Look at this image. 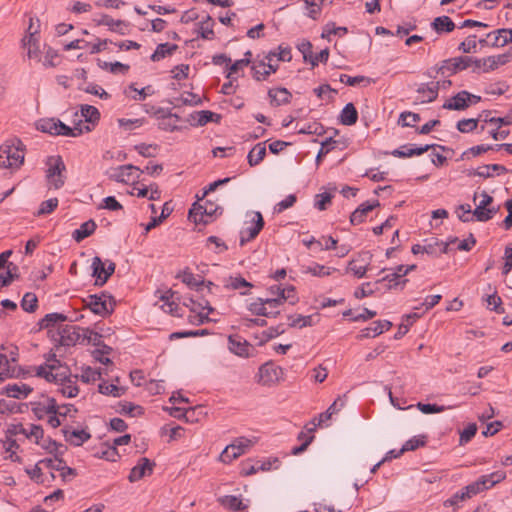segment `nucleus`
<instances>
[{
    "label": "nucleus",
    "instance_id": "obj_1",
    "mask_svg": "<svg viewBox=\"0 0 512 512\" xmlns=\"http://www.w3.org/2000/svg\"><path fill=\"white\" fill-rule=\"evenodd\" d=\"M22 143L7 141L0 146V168L18 169L24 162Z\"/></svg>",
    "mask_w": 512,
    "mask_h": 512
},
{
    "label": "nucleus",
    "instance_id": "obj_2",
    "mask_svg": "<svg viewBox=\"0 0 512 512\" xmlns=\"http://www.w3.org/2000/svg\"><path fill=\"white\" fill-rule=\"evenodd\" d=\"M46 180L49 188H62L66 182V165L61 156H50L46 161Z\"/></svg>",
    "mask_w": 512,
    "mask_h": 512
},
{
    "label": "nucleus",
    "instance_id": "obj_3",
    "mask_svg": "<svg viewBox=\"0 0 512 512\" xmlns=\"http://www.w3.org/2000/svg\"><path fill=\"white\" fill-rule=\"evenodd\" d=\"M83 303L85 308H89L94 314L102 317L110 315L115 306L113 297L107 293L89 295L83 299Z\"/></svg>",
    "mask_w": 512,
    "mask_h": 512
},
{
    "label": "nucleus",
    "instance_id": "obj_4",
    "mask_svg": "<svg viewBox=\"0 0 512 512\" xmlns=\"http://www.w3.org/2000/svg\"><path fill=\"white\" fill-rule=\"evenodd\" d=\"M279 301L274 297L271 298H258L256 301L250 303L248 310L257 316H265L269 318H275L280 314L278 310Z\"/></svg>",
    "mask_w": 512,
    "mask_h": 512
},
{
    "label": "nucleus",
    "instance_id": "obj_5",
    "mask_svg": "<svg viewBox=\"0 0 512 512\" xmlns=\"http://www.w3.org/2000/svg\"><path fill=\"white\" fill-rule=\"evenodd\" d=\"M275 57L276 52L270 51L265 56V60L252 65V76L255 80H266L272 73H275L278 70V64L273 63Z\"/></svg>",
    "mask_w": 512,
    "mask_h": 512
},
{
    "label": "nucleus",
    "instance_id": "obj_6",
    "mask_svg": "<svg viewBox=\"0 0 512 512\" xmlns=\"http://www.w3.org/2000/svg\"><path fill=\"white\" fill-rule=\"evenodd\" d=\"M472 66V57L459 56L443 60L437 68V72L442 75H453Z\"/></svg>",
    "mask_w": 512,
    "mask_h": 512
},
{
    "label": "nucleus",
    "instance_id": "obj_7",
    "mask_svg": "<svg viewBox=\"0 0 512 512\" xmlns=\"http://www.w3.org/2000/svg\"><path fill=\"white\" fill-rule=\"evenodd\" d=\"M257 376L259 384L271 387L280 381L283 376V370L281 367L268 362L259 368Z\"/></svg>",
    "mask_w": 512,
    "mask_h": 512
},
{
    "label": "nucleus",
    "instance_id": "obj_8",
    "mask_svg": "<svg viewBox=\"0 0 512 512\" xmlns=\"http://www.w3.org/2000/svg\"><path fill=\"white\" fill-rule=\"evenodd\" d=\"M54 364H45L37 368L36 375L46 379L48 382L58 383L66 378L69 371L67 367H62L58 360Z\"/></svg>",
    "mask_w": 512,
    "mask_h": 512
},
{
    "label": "nucleus",
    "instance_id": "obj_9",
    "mask_svg": "<svg viewBox=\"0 0 512 512\" xmlns=\"http://www.w3.org/2000/svg\"><path fill=\"white\" fill-rule=\"evenodd\" d=\"M228 348L233 354L245 358L250 357L254 352V347L240 335L228 337Z\"/></svg>",
    "mask_w": 512,
    "mask_h": 512
},
{
    "label": "nucleus",
    "instance_id": "obj_10",
    "mask_svg": "<svg viewBox=\"0 0 512 512\" xmlns=\"http://www.w3.org/2000/svg\"><path fill=\"white\" fill-rule=\"evenodd\" d=\"M82 329L74 325H64L59 328V343L62 346H74L81 342Z\"/></svg>",
    "mask_w": 512,
    "mask_h": 512
},
{
    "label": "nucleus",
    "instance_id": "obj_11",
    "mask_svg": "<svg viewBox=\"0 0 512 512\" xmlns=\"http://www.w3.org/2000/svg\"><path fill=\"white\" fill-rule=\"evenodd\" d=\"M220 207L210 202H205L204 205H200L198 208H192L189 211V218L192 219L196 224H207L208 220L205 217H211L217 213Z\"/></svg>",
    "mask_w": 512,
    "mask_h": 512
},
{
    "label": "nucleus",
    "instance_id": "obj_12",
    "mask_svg": "<svg viewBox=\"0 0 512 512\" xmlns=\"http://www.w3.org/2000/svg\"><path fill=\"white\" fill-rule=\"evenodd\" d=\"M154 466L155 463L150 459L146 457L140 458L137 465L131 469L128 480L133 483L147 475H151L153 473Z\"/></svg>",
    "mask_w": 512,
    "mask_h": 512
},
{
    "label": "nucleus",
    "instance_id": "obj_13",
    "mask_svg": "<svg viewBox=\"0 0 512 512\" xmlns=\"http://www.w3.org/2000/svg\"><path fill=\"white\" fill-rule=\"evenodd\" d=\"M253 221L254 225L247 227L241 231L240 236V245L243 246L245 243L253 240L257 237L259 232L263 229L264 220L262 214L260 212L254 213Z\"/></svg>",
    "mask_w": 512,
    "mask_h": 512
},
{
    "label": "nucleus",
    "instance_id": "obj_14",
    "mask_svg": "<svg viewBox=\"0 0 512 512\" xmlns=\"http://www.w3.org/2000/svg\"><path fill=\"white\" fill-rule=\"evenodd\" d=\"M439 89L440 81L421 84L417 89V93L419 94L417 99L421 103L433 102L438 97Z\"/></svg>",
    "mask_w": 512,
    "mask_h": 512
},
{
    "label": "nucleus",
    "instance_id": "obj_15",
    "mask_svg": "<svg viewBox=\"0 0 512 512\" xmlns=\"http://www.w3.org/2000/svg\"><path fill=\"white\" fill-rule=\"evenodd\" d=\"M439 147L441 150H445L446 148L441 145L436 144H427L425 146L417 147V148H409L407 145H404L398 149L392 151V155L399 158L412 157L416 155H422L427 152L431 148Z\"/></svg>",
    "mask_w": 512,
    "mask_h": 512
},
{
    "label": "nucleus",
    "instance_id": "obj_16",
    "mask_svg": "<svg viewBox=\"0 0 512 512\" xmlns=\"http://www.w3.org/2000/svg\"><path fill=\"white\" fill-rule=\"evenodd\" d=\"M392 327V323L388 320H377L374 321L370 327H367L357 335V339L362 340L368 337H375L382 334L384 331L389 330Z\"/></svg>",
    "mask_w": 512,
    "mask_h": 512
},
{
    "label": "nucleus",
    "instance_id": "obj_17",
    "mask_svg": "<svg viewBox=\"0 0 512 512\" xmlns=\"http://www.w3.org/2000/svg\"><path fill=\"white\" fill-rule=\"evenodd\" d=\"M469 107V92L466 90L460 91L450 100L443 104L444 109L448 110H465Z\"/></svg>",
    "mask_w": 512,
    "mask_h": 512
},
{
    "label": "nucleus",
    "instance_id": "obj_18",
    "mask_svg": "<svg viewBox=\"0 0 512 512\" xmlns=\"http://www.w3.org/2000/svg\"><path fill=\"white\" fill-rule=\"evenodd\" d=\"M77 380H78L77 375H72L69 373V371L67 372L66 378L59 382L60 392L63 394V396L68 397V398H73L78 395L79 388L76 385Z\"/></svg>",
    "mask_w": 512,
    "mask_h": 512
},
{
    "label": "nucleus",
    "instance_id": "obj_19",
    "mask_svg": "<svg viewBox=\"0 0 512 512\" xmlns=\"http://www.w3.org/2000/svg\"><path fill=\"white\" fill-rule=\"evenodd\" d=\"M380 203L378 200H375L374 202H366L362 203L354 212H352L350 216V222L352 225H358L362 223L368 212L372 211L375 207L379 206Z\"/></svg>",
    "mask_w": 512,
    "mask_h": 512
},
{
    "label": "nucleus",
    "instance_id": "obj_20",
    "mask_svg": "<svg viewBox=\"0 0 512 512\" xmlns=\"http://www.w3.org/2000/svg\"><path fill=\"white\" fill-rule=\"evenodd\" d=\"M62 433L65 440L74 446H81L91 437L90 433L86 432L85 430L70 431L68 428H63Z\"/></svg>",
    "mask_w": 512,
    "mask_h": 512
},
{
    "label": "nucleus",
    "instance_id": "obj_21",
    "mask_svg": "<svg viewBox=\"0 0 512 512\" xmlns=\"http://www.w3.org/2000/svg\"><path fill=\"white\" fill-rule=\"evenodd\" d=\"M32 390L33 389L27 384L14 383V384H8L7 386H5L4 393L8 397L21 399V398H26L32 392Z\"/></svg>",
    "mask_w": 512,
    "mask_h": 512
},
{
    "label": "nucleus",
    "instance_id": "obj_22",
    "mask_svg": "<svg viewBox=\"0 0 512 512\" xmlns=\"http://www.w3.org/2000/svg\"><path fill=\"white\" fill-rule=\"evenodd\" d=\"M431 27L438 33H449L455 29V23L448 16L436 17L431 23Z\"/></svg>",
    "mask_w": 512,
    "mask_h": 512
},
{
    "label": "nucleus",
    "instance_id": "obj_23",
    "mask_svg": "<svg viewBox=\"0 0 512 512\" xmlns=\"http://www.w3.org/2000/svg\"><path fill=\"white\" fill-rule=\"evenodd\" d=\"M492 35H494V42L492 43V46L494 47H503L512 42V29H498L494 32L488 33L487 37Z\"/></svg>",
    "mask_w": 512,
    "mask_h": 512
},
{
    "label": "nucleus",
    "instance_id": "obj_24",
    "mask_svg": "<svg viewBox=\"0 0 512 512\" xmlns=\"http://www.w3.org/2000/svg\"><path fill=\"white\" fill-rule=\"evenodd\" d=\"M96 227L97 225L94 222V220L90 219L81 224V226L73 232L72 237L76 242H81L82 240L93 234Z\"/></svg>",
    "mask_w": 512,
    "mask_h": 512
},
{
    "label": "nucleus",
    "instance_id": "obj_25",
    "mask_svg": "<svg viewBox=\"0 0 512 512\" xmlns=\"http://www.w3.org/2000/svg\"><path fill=\"white\" fill-rule=\"evenodd\" d=\"M268 96L271 99L272 105L280 106L282 104L289 103L292 95L286 88H278V89H270L268 91Z\"/></svg>",
    "mask_w": 512,
    "mask_h": 512
},
{
    "label": "nucleus",
    "instance_id": "obj_26",
    "mask_svg": "<svg viewBox=\"0 0 512 512\" xmlns=\"http://www.w3.org/2000/svg\"><path fill=\"white\" fill-rule=\"evenodd\" d=\"M358 120V112L353 103H347L340 114V122L343 125H354Z\"/></svg>",
    "mask_w": 512,
    "mask_h": 512
},
{
    "label": "nucleus",
    "instance_id": "obj_27",
    "mask_svg": "<svg viewBox=\"0 0 512 512\" xmlns=\"http://www.w3.org/2000/svg\"><path fill=\"white\" fill-rule=\"evenodd\" d=\"M91 129L89 126L82 127L80 124L69 127L60 120L58 121V135L68 136V137H77L80 136L83 132H89Z\"/></svg>",
    "mask_w": 512,
    "mask_h": 512
},
{
    "label": "nucleus",
    "instance_id": "obj_28",
    "mask_svg": "<svg viewBox=\"0 0 512 512\" xmlns=\"http://www.w3.org/2000/svg\"><path fill=\"white\" fill-rule=\"evenodd\" d=\"M58 121H59V119H56V118L40 119L36 123V128H37V130H39L43 133H48L50 135L57 136L59 133Z\"/></svg>",
    "mask_w": 512,
    "mask_h": 512
},
{
    "label": "nucleus",
    "instance_id": "obj_29",
    "mask_svg": "<svg viewBox=\"0 0 512 512\" xmlns=\"http://www.w3.org/2000/svg\"><path fill=\"white\" fill-rule=\"evenodd\" d=\"M266 156V147L264 143L256 144L248 153L247 160L251 167L258 165Z\"/></svg>",
    "mask_w": 512,
    "mask_h": 512
},
{
    "label": "nucleus",
    "instance_id": "obj_30",
    "mask_svg": "<svg viewBox=\"0 0 512 512\" xmlns=\"http://www.w3.org/2000/svg\"><path fill=\"white\" fill-rule=\"evenodd\" d=\"M219 502L223 507L232 511H240L247 508V506L242 503V500L234 495H225L220 497Z\"/></svg>",
    "mask_w": 512,
    "mask_h": 512
},
{
    "label": "nucleus",
    "instance_id": "obj_31",
    "mask_svg": "<svg viewBox=\"0 0 512 512\" xmlns=\"http://www.w3.org/2000/svg\"><path fill=\"white\" fill-rule=\"evenodd\" d=\"M95 22L97 25L108 26L111 31H116L121 34H125V32L121 30L122 26H126L125 22L122 20H114L109 15L103 14L99 19H95Z\"/></svg>",
    "mask_w": 512,
    "mask_h": 512
},
{
    "label": "nucleus",
    "instance_id": "obj_32",
    "mask_svg": "<svg viewBox=\"0 0 512 512\" xmlns=\"http://www.w3.org/2000/svg\"><path fill=\"white\" fill-rule=\"evenodd\" d=\"M178 49L176 44L162 43L159 44L151 55V60L154 62L160 61L165 58L167 55H171L174 51Z\"/></svg>",
    "mask_w": 512,
    "mask_h": 512
},
{
    "label": "nucleus",
    "instance_id": "obj_33",
    "mask_svg": "<svg viewBox=\"0 0 512 512\" xmlns=\"http://www.w3.org/2000/svg\"><path fill=\"white\" fill-rule=\"evenodd\" d=\"M176 278L181 279V281L191 289L198 290L201 286L204 285V281L196 279L194 274L188 269L178 273Z\"/></svg>",
    "mask_w": 512,
    "mask_h": 512
},
{
    "label": "nucleus",
    "instance_id": "obj_34",
    "mask_svg": "<svg viewBox=\"0 0 512 512\" xmlns=\"http://www.w3.org/2000/svg\"><path fill=\"white\" fill-rule=\"evenodd\" d=\"M68 320V316L62 313H49L46 314L43 319L40 320L39 325L41 329H48L53 327L58 322H65Z\"/></svg>",
    "mask_w": 512,
    "mask_h": 512
},
{
    "label": "nucleus",
    "instance_id": "obj_35",
    "mask_svg": "<svg viewBox=\"0 0 512 512\" xmlns=\"http://www.w3.org/2000/svg\"><path fill=\"white\" fill-rule=\"evenodd\" d=\"M6 273L0 276L1 286H9L15 279L19 278L18 267L12 262L6 263Z\"/></svg>",
    "mask_w": 512,
    "mask_h": 512
},
{
    "label": "nucleus",
    "instance_id": "obj_36",
    "mask_svg": "<svg viewBox=\"0 0 512 512\" xmlns=\"http://www.w3.org/2000/svg\"><path fill=\"white\" fill-rule=\"evenodd\" d=\"M24 46L28 47L27 55L30 59H37L39 60V46L38 41L35 38V32H31L30 36H26L23 39Z\"/></svg>",
    "mask_w": 512,
    "mask_h": 512
},
{
    "label": "nucleus",
    "instance_id": "obj_37",
    "mask_svg": "<svg viewBox=\"0 0 512 512\" xmlns=\"http://www.w3.org/2000/svg\"><path fill=\"white\" fill-rule=\"evenodd\" d=\"M506 477L505 473L502 471H496L489 475L481 476L478 480L479 482H483L484 490L493 487L495 484L501 482Z\"/></svg>",
    "mask_w": 512,
    "mask_h": 512
},
{
    "label": "nucleus",
    "instance_id": "obj_38",
    "mask_svg": "<svg viewBox=\"0 0 512 512\" xmlns=\"http://www.w3.org/2000/svg\"><path fill=\"white\" fill-rule=\"evenodd\" d=\"M3 448L7 453H10L8 458L13 462H20L21 459L16 454V450L19 449V445L10 434H7L6 439L3 441Z\"/></svg>",
    "mask_w": 512,
    "mask_h": 512
},
{
    "label": "nucleus",
    "instance_id": "obj_39",
    "mask_svg": "<svg viewBox=\"0 0 512 512\" xmlns=\"http://www.w3.org/2000/svg\"><path fill=\"white\" fill-rule=\"evenodd\" d=\"M98 390L101 394L112 395L114 397H120L124 395L126 389L108 382H102L98 386Z\"/></svg>",
    "mask_w": 512,
    "mask_h": 512
},
{
    "label": "nucleus",
    "instance_id": "obj_40",
    "mask_svg": "<svg viewBox=\"0 0 512 512\" xmlns=\"http://www.w3.org/2000/svg\"><path fill=\"white\" fill-rule=\"evenodd\" d=\"M87 342L88 344H92L93 346H101L103 344L102 342V335L98 332H95L89 328L82 329V338L81 342Z\"/></svg>",
    "mask_w": 512,
    "mask_h": 512
},
{
    "label": "nucleus",
    "instance_id": "obj_41",
    "mask_svg": "<svg viewBox=\"0 0 512 512\" xmlns=\"http://www.w3.org/2000/svg\"><path fill=\"white\" fill-rule=\"evenodd\" d=\"M21 307L26 312H35L38 307L37 296L32 292H27L22 298Z\"/></svg>",
    "mask_w": 512,
    "mask_h": 512
},
{
    "label": "nucleus",
    "instance_id": "obj_42",
    "mask_svg": "<svg viewBox=\"0 0 512 512\" xmlns=\"http://www.w3.org/2000/svg\"><path fill=\"white\" fill-rule=\"evenodd\" d=\"M81 114L84 117L86 122L89 123H96L100 119V112L99 110L91 105H82L81 106Z\"/></svg>",
    "mask_w": 512,
    "mask_h": 512
},
{
    "label": "nucleus",
    "instance_id": "obj_43",
    "mask_svg": "<svg viewBox=\"0 0 512 512\" xmlns=\"http://www.w3.org/2000/svg\"><path fill=\"white\" fill-rule=\"evenodd\" d=\"M313 316H303V315H295V316H289L288 319L290 320L289 326L290 327H298V328H304L308 326L314 325L313 322Z\"/></svg>",
    "mask_w": 512,
    "mask_h": 512
},
{
    "label": "nucleus",
    "instance_id": "obj_44",
    "mask_svg": "<svg viewBox=\"0 0 512 512\" xmlns=\"http://www.w3.org/2000/svg\"><path fill=\"white\" fill-rule=\"evenodd\" d=\"M472 213L477 221L486 222L493 217V215L496 213V210L494 208H484L478 204Z\"/></svg>",
    "mask_w": 512,
    "mask_h": 512
},
{
    "label": "nucleus",
    "instance_id": "obj_45",
    "mask_svg": "<svg viewBox=\"0 0 512 512\" xmlns=\"http://www.w3.org/2000/svg\"><path fill=\"white\" fill-rule=\"evenodd\" d=\"M92 276L96 277V284L99 285V283L103 279V275H105V263L101 260L100 257L95 256L92 259Z\"/></svg>",
    "mask_w": 512,
    "mask_h": 512
},
{
    "label": "nucleus",
    "instance_id": "obj_46",
    "mask_svg": "<svg viewBox=\"0 0 512 512\" xmlns=\"http://www.w3.org/2000/svg\"><path fill=\"white\" fill-rule=\"evenodd\" d=\"M306 272L312 274L313 276L324 277L331 275L333 272H338V270L333 267L314 264L312 266H308L306 268Z\"/></svg>",
    "mask_w": 512,
    "mask_h": 512
},
{
    "label": "nucleus",
    "instance_id": "obj_47",
    "mask_svg": "<svg viewBox=\"0 0 512 512\" xmlns=\"http://www.w3.org/2000/svg\"><path fill=\"white\" fill-rule=\"evenodd\" d=\"M117 170L119 171V173L116 176V180L119 182H127V181L131 180V176H132L131 171L132 170L139 171L140 174L144 172L143 170H140V168H138L137 166H134L132 164L122 165V166L118 167Z\"/></svg>",
    "mask_w": 512,
    "mask_h": 512
},
{
    "label": "nucleus",
    "instance_id": "obj_48",
    "mask_svg": "<svg viewBox=\"0 0 512 512\" xmlns=\"http://www.w3.org/2000/svg\"><path fill=\"white\" fill-rule=\"evenodd\" d=\"M213 24V19L210 16L200 22L199 33L203 39L211 40L214 37Z\"/></svg>",
    "mask_w": 512,
    "mask_h": 512
},
{
    "label": "nucleus",
    "instance_id": "obj_49",
    "mask_svg": "<svg viewBox=\"0 0 512 512\" xmlns=\"http://www.w3.org/2000/svg\"><path fill=\"white\" fill-rule=\"evenodd\" d=\"M285 332L284 326L282 324L277 325L275 327H270L267 330L262 332L261 339L259 341V345H263L268 342L270 339H273Z\"/></svg>",
    "mask_w": 512,
    "mask_h": 512
},
{
    "label": "nucleus",
    "instance_id": "obj_50",
    "mask_svg": "<svg viewBox=\"0 0 512 512\" xmlns=\"http://www.w3.org/2000/svg\"><path fill=\"white\" fill-rule=\"evenodd\" d=\"M166 410L169 411V414L174 418H178V419L184 418L187 422L193 421V414L195 412V408H190V409L185 410L180 407H171V408H167Z\"/></svg>",
    "mask_w": 512,
    "mask_h": 512
},
{
    "label": "nucleus",
    "instance_id": "obj_51",
    "mask_svg": "<svg viewBox=\"0 0 512 512\" xmlns=\"http://www.w3.org/2000/svg\"><path fill=\"white\" fill-rule=\"evenodd\" d=\"M253 285L246 281L243 277L240 275L238 276H231L226 280L225 287L232 290H238L243 287L251 288Z\"/></svg>",
    "mask_w": 512,
    "mask_h": 512
},
{
    "label": "nucleus",
    "instance_id": "obj_52",
    "mask_svg": "<svg viewBox=\"0 0 512 512\" xmlns=\"http://www.w3.org/2000/svg\"><path fill=\"white\" fill-rule=\"evenodd\" d=\"M420 115L414 112H402L399 117L398 123L403 127H413L414 123L420 121Z\"/></svg>",
    "mask_w": 512,
    "mask_h": 512
},
{
    "label": "nucleus",
    "instance_id": "obj_53",
    "mask_svg": "<svg viewBox=\"0 0 512 512\" xmlns=\"http://www.w3.org/2000/svg\"><path fill=\"white\" fill-rule=\"evenodd\" d=\"M14 370L11 369L10 360L7 355L0 354V380L12 377Z\"/></svg>",
    "mask_w": 512,
    "mask_h": 512
},
{
    "label": "nucleus",
    "instance_id": "obj_54",
    "mask_svg": "<svg viewBox=\"0 0 512 512\" xmlns=\"http://www.w3.org/2000/svg\"><path fill=\"white\" fill-rule=\"evenodd\" d=\"M276 300L279 301V306L283 304L286 300H289L291 304H295L297 302V297L295 295V288L294 286H288L286 288H281L280 296L274 297Z\"/></svg>",
    "mask_w": 512,
    "mask_h": 512
},
{
    "label": "nucleus",
    "instance_id": "obj_55",
    "mask_svg": "<svg viewBox=\"0 0 512 512\" xmlns=\"http://www.w3.org/2000/svg\"><path fill=\"white\" fill-rule=\"evenodd\" d=\"M58 206L57 198H50L48 200L43 201L40 204V207L36 213L37 216L48 215L52 213Z\"/></svg>",
    "mask_w": 512,
    "mask_h": 512
},
{
    "label": "nucleus",
    "instance_id": "obj_56",
    "mask_svg": "<svg viewBox=\"0 0 512 512\" xmlns=\"http://www.w3.org/2000/svg\"><path fill=\"white\" fill-rule=\"evenodd\" d=\"M340 82L345 83L348 86H355L357 84H360L362 82H366V84H371L373 82L372 79L366 77V76H349L346 74L340 75Z\"/></svg>",
    "mask_w": 512,
    "mask_h": 512
},
{
    "label": "nucleus",
    "instance_id": "obj_57",
    "mask_svg": "<svg viewBox=\"0 0 512 512\" xmlns=\"http://www.w3.org/2000/svg\"><path fill=\"white\" fill-rule=\"evenodd\" d=\"M119 406H120V410H119L120 413L127 414L132 417L143 413V409L141 406L134 405L131 402L119 403Z\"/></svg>",
    "mask_w": 512,
    "mask_h": 512
},
{
    "label": "nucleus",
    "instance_id": "obj_58",
    "mask_svg": "<svg viewBox=\"0 0 512 512\" xmlns=\"http://www.w3.org/2000/svg\"><path fill=\"white\" fill-rule=\"evenodd\" d=\"M358 260H351L348 263L347 271L352 272L357 278H363L368 270L369 263L357 265Z\"/></svg>",
    "mask_w": 512,
    "mask_h": 512
},
{
    "label": "nucleus",
    "instance_id": "obj_59",
    "mask_svg": "<svg viewBox=\"0 0 512 512\" xmlns=\"http://www.w3.org/2000/svg\"><path fill=\"white\" fill-rule=\"evenodd\" d=\"M240 455L241 453L239 452V450H236V448L232 444H230L226 446V448L220 454V460L223 463H230L232 460L236 459Z\"/></svg>",
    "mask_w": 512,
    "mask_h": 512
},
{
    "label": "nucleus",
    "instance_id": "obj_60",
    "mask_svg": "<svg viewBox=\"0 0 512 512\" xmlns=\"http://www.w3.org/2000/svg\"><path fill=\"white\" fill-rule=\"evenodd\" d=\"M478 120L469 118V119H462L457 122V129L461 133H468L472 132L477 128Z\"/></svg>",
    "mask_w": 512,
    "mask_h": 512
},
{
    "label": "nucleus",
    "instance_id": "obj_61",
    "mask_svg": "<svg viewBox=\"0 0 512 512\" xmlns=\"http://www.w3.org/2000/svg\"><path fill=\"white\" fill-rule=\"evenodd\" d=\"M245 58L243 59H240V60H236L230 67H229V72L227 74V78H230L232 76V74L234 73H237L240 69H242L243 67L245 66H248L250 64V59H249V56H251V52L250 51H247L245 53Z\"/></svg>",
    "mask_w": 512,
    "mask_h": 512
},
{
    "label": "nucleus",
    "instance_id": "obj_62",
    "mask_svg": "<svg viewBox=\"0 0 512 512\" xmlns=\"http://www.w3.org/2000/svg\"><path fill=\"white\" fill-rule=\"evenodd\" d=\"M313 438H314L313 436L307 435L304 432H301L298 435V439L303 440V442L300 446L293 447L291 453L293 455H298V454L304 452L307 449V447L309 446V444L312 442Z\"/></svg>",
    "mask_w": 512,
    "mask_h": 512
},
{
    "label": "nucleus",
    "instance_id": "obj_63",
    "mask_svg": "<svg viewBox=\"0 0 512 512\" xmlns=\"http://www.w3.org/2000/svg\"><path fill=\"white\" fill-rule=\"evenodd\" d=\"M476 47V35H470L460 43L458 49L464 53H471L476 51Z\"/></svg>",
    "mask_w": 512,
    "mask_h": 512
},
{
    "label": "nucleus",
    "instance_id": "obj_64",
    "mask_svg": "<svg viewBox=\"0 0 512 512\" xmlns=\"http://www.w3.org/2000/svg\"><path fill=\"white\" fill-rule=\"evenodd\" d=\"M426 443L425 436L422 437H413L405 442L402 447V451H414L417 448L424 446Z\"/></svg>",
    "mask_w": 512,
    "mask_h": 512
}]
</instances>
